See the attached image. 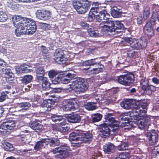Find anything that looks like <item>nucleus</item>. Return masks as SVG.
I'll return each mask as SVG.
<instances>
[{
    "instance_id": "f257e3e1",
    "label": "nucleus",
    "mask_w": 159,
    "mask_h": 159,
    "mask_svg": "<svg viewBox=\"0 0 159 159\" xmlns=\"http://www.w3.org/2000/svg\"><path fill=\"white\" fill-rule=\"evenodd\" d=\"M106 122H108L100 125V135L102 137L105 138L110 134L111 135L117 134L119 130V123L112 116V114L107 113L105 115Z\"/></svg>"
},
{
    "instance_id": "f03ea898",
    "label": "nucleus",
    "mask_w": 159,
    "mask_h": 159,
    "mask_svg": "<svg viewBox=\"0 0 159 159\" xmlns=\"http://www.w3.org/2000/svg\"><path fill=\"white\" fill-rule=\"evenodd\" d=\"M92 139V135L89 133H82L80 134L74 132L70 133V142L76 146H78V144L83 143H89Z\"/></svg>"
},
{
    "instance_id": "7ed1b4c3",
    "label": "nucleus",
    "mask_w": 159,
    "mask_h": 159,
    "mask_svg": "<svg viewBox=\"0 0 159 159\" xmlns=\"http://www.w3.org/2000/svg\"><path fill=\"white\" fill-rule=\"evenodd\" d=\"M28 20L25 21L24 24H23L22 28L19 32L18 29L15 31L16 36H19L23 34L32 35L35 32L37 29L35 22L32 20L29 19Z\"/></svg>"
},
{
    "instance_id": "20e7f679",
    "label": "nucleus",
    "mask_w": 159,
    "mask_h": 159,
    "mask_svg": "<svg viewBox=\"0 0 159 159\" xmlns=\"http://www.w3.org/2000/svg\"><path fill=\"white\" fill-rule=\"evenodd\" d=\"M70 89L79 93H83L88 89L86 83L84 80L79 78L70 79Z\"/></svg>"
},
{
    "instance_id": "39448f33",
    "label": "nucleus",
    "mask_w": 159,
    "mask_h": 159,
    "mask_svg": "<svg viewBox=\"0 0 159 159\" xmlns=\"http://www.w3.org/2000/svg\"><path fill=\"white\" fill-rule=\"evenodd\" d=\"M139 105H135L134 109L130 114L131 119L138 120L140 117L144 116L147 112V104L146 103L143 104L142 102L140 101Z\"/></svg>"
},
{
    "instance_id": "423d86ee",
    "label": "nucleus",
    "mask_w": 159,
    "mask_h": 159,
    "mask_svg": "<svg viewBox=\"0 0 159 159\" xmlns=\"http://www.w3.org/2000/svg\"><path fill=\"white\" fill-rule=\"evenodd\" d=\"M72 4L74 8L79 14H84L90 8V4L88 0H73Z\"/></svg>"
},
{
    "instance_id": "0eeeda50",
    "label": "nucleus",
    "mask_w": 159,
    "mask_h": 159,
    "mask_svg": "<svg viewBox=\"0 0 159 159\" xmlns=\"http://www.w3.org/2000/svg\"><path fill=\"white\" fill-rule=\"evenodd\" d=\"M70 123H75L79 122L81 120L80 116L76 113L79 111L77 102L74 99L70 100Z\"/></svg>"
},
{
    "instance_id": "6e6552de",
    "label": "nucleus",
    "mask_w": 159,
    "mask_h": 159,
    "mask_svg": "<svg viewBox=\"0 0 159 159\" xmlns=\"http://www.w3.org/2000/svg\"><path fill=\"white\" fill-rule=\"evenodd\" d=\"M117 80L118 82L121 84L125 86H129L134 82V76L133 74L129 73L119 76Z\"/></svg>"
},
{
    "instance_id": "1a4fd4ad",
    "label": "nucleus",
    "mask_w": 159,
    "mask_h": 159,
    "mask_svg": "<svg viewBox=\"0 0 159 159\" xmlns=\"http://www.w3.org/2000/svg\"><path fill=\"white\" fill-rule=\"evenodd\" d=\"M133 120L134 122L141 129H143L146 126L148 127L150 124V118L149 116L147 115L140 117L137 120Z\"/></svg>"
},
{
    "instance_id": "9d476101",
    "label": "nucleus",
    "mask_w": 159,
    "mask_h": 159,
    "mask_svg": "<svg viewBox=\"0 0 159 159\" xmlns=\"http://www.w3.org/2000/svg\"><path fill=\"white\" fill-rule=\"evenodd\" d=\"M69 150L66 147L61 145L59 147L52 150V152L54 154L57 153H58L57 155V157L60 158H64L67 157L69 155Z\"/></svg>"
},
{
    "instance_id": "9b49d317",
    "label": "nucleus",
    "mask_w": 159,
    "mask_h": 159,
    "mask_svg": "<svg viewBox=\"0 0 159 159\" xmlns=\"http://www.w3.org/2000/svg\"><path fill=\"white\" fill-rule=\"evenodd\" d=\"M54 60L58 64H63L67 61V59L65 57L63 51L59 48L56 49L54 53Z\"/></svg>"
},
{
    "instance_id": "f8f14e48",
    "label": "nucleus",
    "mask_w": 159,
    "mask_h": 159,
    "mask_svg": "<svg viewBox=\"0 0 159 159\" xmlns=\"http://www.w3.org/2000/svg\"><path fill=\"white\" fill-rule=\"evenodd\" d=\"M13 23L14 26L16 28L15 31L17 29L18 30V32L22 28L23 24H24L25 22L23 20V18L20 16L14 15L12 19Z\"/></svg>"
},
{
    "instance_id": "ddd939ff",
    "label": "nucleus",
    "mask_w": 159,
    "mask_h": 159,
    "mask_svg": "<svg viewBox=\"0 0 159 159\" xmlns=\"http://www.w3.org/2000/svg\"><path fill=\"white\" fill-rule=\"evenodd\" d=\"M0 128L2 129L3 132H10L13 131L16 128V125L14 121H10L3 123Z\"/></svg>"
},
{
    "instance_id": "4468645a",
    "label": "nucleus",
    "mask_w": 159,
    "mask_h": 159,
    "mask_svg": "<svg viewBox=\"0 0 159 159\" xmlns=\"http://www.w3.org/2000/svg\"><path fill=\"white\" fill-rule=\"evenodd\" d=\"M41 121L39 120L35 119L31 120L29 123L30 127L37 132H40L43 130V126L42 124H40Z\"/></svg>"
},
{
    "instance_id": "2eb2a0df",
    "label": "nucleus",
    "mask_w": 159,
    "mask_h": 159,
    "mask_svg": "<svg viewBox=\"0 0 159 159\" xmlns=\"http://www.w3.org/2000/svg\"><path fill=\"white\" fill-rule=\"evenodd\" d=\"M154 21L151 20L146 23L144 27V32L149 37H151L154 35V31L152 25H154Z\"/></svg>"
},
{
    "instance_id": "dca6fc26",
    "label": "nucleus",
    "mask_w": 159,
    "mask_h": 159,
    "mask_svg": "<svg viewBox=\"0 0 159 159\" xmlns=\"http://www.w3.org/2000/svg\"><path fill=\"white\" fill-rule=\"evenodd\" d=\"M51 13L48 10L38 11L36 13V16L40 20H46L50 19L51 17Z\"/></svg>"
},
{
    "instance_id": "f3484780",
    "label": "nucleus",
    "mask_w": 159,
    "mask_h": 159,
    "mask_svg": "<svg viewBox=\"0 0 159 159\" xmlns=\"http://www.w3.org/2000/svg\"><path fill=\"white\" fill-rule=\"evenodd\" d=\"M110 16L109 14L104 9H103L98 14L96 15L97 20L102 23H104L106 20H109Z\"/></svg>"
},
{
    "instance_id": "a211bd4d",
    "label": "nucleus",
    "mask_w": 159,
    "mask_h": 159,
    "mask_svg": "<svg viewBox=\"0 0 159 159\" xmlns=\"http://www.w3.org/2000/svg\"><path fill=\"white\" fill-rule=\"evenodd\" d=\"M93 5L94 7L91 8L90 12L94 15H95L98 12L100 13L103 9H104L106 7V4L104 3L96 2L94 3Z\"/></svg>"
},
{
    "instance_id": "6ab92c4d",
    "label": "nucleus",
    "mask_w": 159,
    "mask_h": 159,
    "mask_svg": "<svg viewBox=\"0 0 159 159\" xmlns=\"http://www.w3.org/2000/svg\"><path fill=\"white\" fill-rule=\"evenodd\" d=\"M57 99H48L45 100L42 103L41 106L42 107H46L47 108L46 110L49 111L54 108L55 103L56 102Z\"/></svg>"
},
{
    "instance_id": "aec40b11",
    "label": "nucleus",
    "mask_w": 159,
    "mask_h": 159,
    "mask_svg": "<svg viewBox=\"0 0 159 159\" xmlns=\"http://www.w3.org/2000/svg\"><path fill=\"white\" fill-rule=\"evenodd\" d=\"M124 44L126 43L127 45H130L134 49H140L139 40L133 39L130 38L126 37L124 39Z\"/></svg>"
},
{
    "instance_id": "412c9836",
    "label": "nucleus",
    "mask_w": 159,
    "mask_h": 159,
    "mask_svg": "<svg viewBox=\"0 0 159 159\" xmlns=\"http://www.w3.org/2000/svg\"><path fill=\"white\" fill-rule=\"evenodd\" d=\"M136 100L134 99H128L120 103V106L123 108L129 109L132 108H134Z\"/></svg>"
},
{
    "instance_id": "4be33fe9",
    "label": "nucleus",
    "mask_w": 159,
    "mask_h": 159,
    "mask_svg": "<svg viewBox=\"0 0 159 159\" xmlns=\"http://www.w3.org/2000/svg\"><path fill=\"white\" fill-rule=\"evenodd\" d=\"M148 137L149 144L151 145H153L156 142L158 138L157 133L154 130H151L148 133Z\"/></svg>"
},
{
    "instance_id": "5701e85b",
    "label": "nucleus",
    "mask_w": 159,
    "mask_h": 159,
    "mask_svg": "<svg viewBox=\"0 0 159 159\" xmlns=\"http://www.w3.org/2000/svg\"><path fill=\"white\" fill-rule=\"evenodd\" d=\"M45 72L44 68L42 67H39L36 70L37 81L38 82L41 83L42 80L45 78L44 76Z\"/></svg>"
},
{
    "instance_id": "b1692460",
    "label": "nucleus",
    "mask_w": 159,
    "mask_h": 159,
    "mask_svg": "<svg viewBox=\"0 0 159 159\" xmlns=\"http://www.w3.org/2000/svg\"><path fill=\"white\" fill-rule=\"evenodd\" d=\"M45 139H41L40 140L37 141L34 147V149L36 151H39L43 148H44L46 144Z\"/></svg>"
},
{
    "instance_id": "393cba45",
    "label": "nucleus",
    "mask_w": 159,
    "mask_h": 159,
    "mask_svg": "<svg viewBox=\"0 0 159 159\" xmlns=\"http://www.w3.org/2000/svg\"><path fill=\"white\" fill-rule=\"evenodd\" d=\"M111 14L114 18H119L122 14L121 10L116 7H114L111 9Z\"/></svg>"
},
{
    "instance_id": "a878e982",
    "label": "nucleus",
    "mask_w": 159,
    "mask_h": 159,
    "mask_svg": "<svg viewBox=\"0 0 159 159\" xmlns=\"http://www.w3.org/2000/svg\"><path fill=\"white\" fill-rule=\"evenodd\" d=\"M114 148V146L113 144L108 143L104 146L103 149L105 153L109 154L113 152Z\"/></svg>"
},
{
    "instance_id": "bb28decb",
    "label": "nucleus",
    "mask_w": 159,
    "mask_h": 159,
    "mask_svg": "<svg viewBox=\"0 0 159 159\" xmlns=\"http://www.w3.org/2000/svg\"><path fill=\"white\" fill-rule=\"evenodd\" d=\"M41 83H42L41 85L43 90H48L51 88L50 87L51 84L48 82L47 78H43V80H42V82Z\"/></svg>"
},
{
    "instance_id": "cd10ccee",
    "label": "nucleus",
    "mask_w": 159,
    "mask_h": 159,
    "mask_svg": "<svg viewBox=\"0 0 159 159\" xmlns=\"http://www.w3.org/2000/svg\"><path fill=\"white\" fill-rule=\"evenodd\" d=\"M97 65L98 66L97 68H93L91 70H89V72H90L92 74H98L101 72L104 67V66L102 65L100 63H98Z\"/></svg>"
},
{
    "instance_id": "c85d7f7f",
    "label": "nucleus",
    "mask_w": 159,
    "mask_h": 159,
    "mask_svg": "<svg viewBox=\"0 0 159 159\" xmlns=\"http://www.w3.org/2000/svg\"><path fill=\"white\" fill-rule=\"evenodd\" d=\"M33 79V77L32 75H27L22 77L21 81L23 84H26L31 82Z\"/></svg>"
},
{
    "instance_id": "c756f323",
    "label": "nucleus",
    "mask_w": 159,
    "mask_h": 159,
    "mask_svg": "<svg viewBox=\"0 0 159 159\" xmlns=\"http://www.w3.org/2000/svg\"><path fill=\"white\" fill-rule=\"evenodd\" d=\"M45 142L46 145L48 143L50 144V147H54L55 146L58 145L60 143L59 141L58 140L56 139H45Z\"/></svg>"
},
{
    "instance_id": "7c9ffc66",
    "label": "nucleus",
    "mask_w": 159,
    "mask_h": 159,
    "mask_svg": "<svg viewBox=\"0 0 159 159\" xmlns=\"http://www.w3.org/2000/svg\"><path fill=\"white\" fill-rule=\"evenodd\" d=\"M85 108L89 111H93L97 108L96 103L94 102H89L84 105Z\"/></svg>"
},
{
    "instance_id": "2f4dec72",
    "label": "nucleus",
    "mask_w": 159,
    "mask_h": 159,
    "mask_svg": "<svg viewBox=\"0 0 159 159\" xmlns=\"http://www.w3.org/2000/svg\"><path fill=\"white\" fill-rule=\"evenodd\" d=\"M156 87L152 85H150L146 87L145 89L143 90L145 94L150 95L152 94V92L156 90Z\"/></svg>"
},
{
    "instance_id": "473e14b6",
    "label": "nucleus",
    "mask_w": 159,
    "mask_h": 159,
    "mask_svg": "<svg viewBox=\"0 0 159 159\" xmlns=\"http://www.w3.org/2000/svg\"><path fill=\"white\" fill-rule=\"evenodd\" d=\"M88 32L89 35L93 37H99V34L96 32L93 27H91L88 29Z\"/></svg>"
},
{
    "instance_id": "72a5a7b5",
    "label": "nucleus",
    "mask_w": 159,
    "mask_h": 159,
    "mask_svg": "<svg viewBox=\"0 0 159 159\" xmlns=\"http://www.w3.org/2000/svg\"><path fill=\"white\" fill-rule=\"evenodd\" d=\"M62 108L64 111L70 110V100H65L63 101L62 104Z\"/></svg>"
},
{
    "instance_id": "f704fd0d",
    "label": "nucleus",
    "mask_w": 159,
    "mask_h": 159,
    "mask_svg": "<svg viewBox=\"0 0 159 159\" xmlns=\"http://www.w3.org/2000/svg\"><path fill=\"white\" fill-rule=\"evenodd\" d=\"M115 21H107L106 20L105 22H106L109 26L110 29H111V32H115Z\"/></svg>"
},
{
    "instance_id": "c9c22d12",
    "label": "nucleus",
    "mask_w": 159,
    "mask_h": 159,
    "mask_svg": "<svg viewBox=\"0 0 159 159\" xmlns=\"http://www.w3.org/2000/svg\"><path fill=\"white\" fill-rule=\"evenodd\" d=\"M5 150L9 151H11L14 150V148L13 145L7 142H4L3 144Z\"/></svg>"
},
{
    "instance_id": "e433bc0d",
    "label": "nucleus",
    "mask_w": 159,
    "mask_h": 159,
    "mask_svg": "<svg viewBox=\"0 0 159 159\" xmlns=\"http://www.w3.org/2000/svg\"><path fill=\"white\" fill-rule=\"evenodd\" d=\"M102 115L99 113L94 114L92 116V121L93 122H98L101 120Z\"/></svg>"
},
{
    "instance_id": "4c0bfd02",
    "label": "nucleus",
    "mask_w": 159,
    "mask_h": 159,
    "mask_svg": "<svg viewBox=\"0 0 159 159\" xmlns=\"http://www.w3.org/2000/svg\"><path fill=\"white\" fill-rule=\"evenodd\" d=\"M3 72H5V76L6 78H11L13 77V74L9 68H6Z\"/></svg>"
},
{
    "instance_id": "58836bf2",
    "label": "nucleus",
    "mask_w": 159,
    "mask_h": 159,
    "mask_svg": "<svg viewBox=\"0 0 159 159\" xmlns=\"http://www.w3.org/2000/svg\"><path fill=\"white\" fill-rule=\"evenodd\" d=\"M139 45L140 49H142L145 47L147 44L146 39L144 38H142L139 40Z\"/></svg>"
},
{
    "instance_id": "ea45409f",
    "label": "nucleus",
    "mask_w": 159,
    "mask_h": 159,
    "mask_svg": "<svg viewBox=\"0 0 159 159\" xmlns=\"http://www.w3.org/2000/svg\"><path fill=\"white\" fill-rule=\"evenodd\" d=\"M19 105L20 107L22 108V109L20 110H18L17 111H21V110L25 109L26 110L30 107L31 104L28 102H22L19 103Z\"/></svg>"
},
{
    "instance_id": "a19ab883",
    "label": "nucleus",
    "mask_w": 159,
    "mask_h": 159,
    "mask_svg": "<svg viewBox=\"0 0 159 159\" xmlns=\"http://www.w3.org/2000/svg\"><path fill=\"white\" fill-rule=\"evenodd\" d=\"M96 59H91L85 61L83 63V64L85 66H91L97 65L98 64L97 62H94Z\"/></svg>"
},
{
    "instance_id": "79ce46f5",
    "label": "nucleus",
    "mask_w": 159,
    "mask_h": 159,
    "mask_svg": "<svg viewBox=\"0 0 159 159\" xmlns=\"http://www.w3.org/2000/svg\"><path fill=\"white\" fill-rule=\"evenodd\" d=\"M115 32H114L115 34L116 32H118V31H117V30L122 29L124 27L123 25L121 24L120 21H115Z\"/></svg>"
},
{
    "instance_id": "37998d69",
    "label": "nucleus",
    "mask_w": 159,
    "mask_h": 159,
    "mask_svg": "<svg viewBox=\"0 0 159 159\" xmlns=\"http://www.w3.org/2000/svg\"><path fill=\"white\" fill-rule=\"evenodd\" d=\"M8 19V16L5 12L0 11V22L5 21Z\"/></svg>"
},
{
    "instance_id": "c03bdc74",
    "label": "nucleus",
    "mask_w": 159,
    "mask_h": 159,
    "mask_svg": "<svg viewBox=\"0 0 159 159\" xmlns=\"http://www.w3.org/2000/svg\"><path fill=\"white\" fill-rule=\"evenodd\" d=\"M117 148L118 150L120 151L127 150L128 149V144L127 143H122L118 146Z\"/></svg>"
},
{
    "instance_id": "a18cd8bd",
    "label": "nucleus",
    "mask_w": 159,
    "mask_h": 159,
    "mask_svg": "<svg viewBox=\"0 0 159 159\" xmlns=\"http://www.w3.org/2000/svg\"><path fill=\"white\" fill-rule=\"evenodd\" d=\"M150 10V8L148 7H146L144 9L143 17L145 20L147 19L149 16Z\"/></svg>"
},
{
    "instance_id": "49530a36",
    "label": "nucleus",
    "mask_w": 159,
    "mask_h": 159,
    "mask_svg": "<svg viewBox=\"0 0 159 159\" xmlns=\"http://www.w3.org/2000/svg\"><path fill=\"white\" fill-rule=\"evenodd\" d=\"M129 153H122L119 155L118 159H129Z\"/></svg>"
},
{
    "instance_id": "de8ad7c7",
    "label": "nucleus",
    "mask_w": 159,
    "mask_h": 159,
    "mask_svg": "<svg viewBox=\"0 0 159 159\" xmlns=\"http://www.w3.org/2000/svg\"><path fill=\"white\" fill-rule=\"evenodd\" d=\"M7 64L4 61L0 59V70L3 71L5 70Z\"/></svg>"
},
{
    "instance_id": "09e8293b",
    "label": "nucleus",
    "mask_w": 159,
    "mask_h": 159,
    "mask_svg": "<svg viewBox=\"0 0 159 159\" xmlns=\"http://www.w3.org/2000/svg\"><path fill=\"white\" fill-rule=\"evenodd\" d=\"M52 120L55 121H60L64 120V118L61 116H58L54 115L52 116Z\"/></svg>"
},
{
    "instance_id": "8fccbe9b",
    "label": "nucleus",
    "mask_w": 159,
    "mask_h": 159,
    "mask_svg": "<svg viewBox=\"0 0 159 159\" xmlns=\"http://www.w3.org/2000/svg\"><path fill=\"white\" fill-rule=\"evenodd\" d=\"M57 74V72L53 70L49 71L48 72V76L50 78H53Z\"/></svg>"
},
{
    "instance_id": "3c124183",
    "label": "nucleus",
    "mask_w": 159,
    "mask_h": 159,
    "mask_svg": "<svg viewBox=\"0 0 159 159\" xmlns=\"http://www.w3.org/2000/svg\"><path fill=\"white\" fill-rule=\"evenodd\" d=\"M141 84L142 86V89L143 90V89H145L146 87L149 85H148V81L147 80H143Z\"/></svg>"
},
{
    "instance_id": "603ef678",
    "label": "nucleus",
    "mask_w": 159,
    "mask_h": 159,
    "mask_svg": "<svg viewBox=\"0 0 159 159\" xmlns=\"http://www.w3.org/2000/svg\"><path fill=\"white\" fill-rule=\"evenodd\" d=\"M7 96V95L4 92H3L0 94V102H3L6 99Z\"/></svg>"
},
{
    "instance_id": "864d4df0",
    "label": "nucleus",
    "mask_w": 159,
    "mask_h": 159,
    "mask_svg": "<svg viewBox=\"0 0 159 159\" xmlns=\"http://www.w3.org/2000/svg\"><path fill=\"white\" fill-rule=\"evenodd\" d=\"M100 25V26L102 28V30L111 32V29H110L107 24V25H102L101 24Z\"/></svg>"
},
{
    "instance_id": "5fc2aeb1",
    "label": "nucleus",
    "mask_w": 159,
    "mask_h": 159,
    "mask_svg": "<svg viewBox=\"0 0 159 159\" xmlns=\"http://www.w3.org/2000/svg\"><path fill=\"white\" fill-rule=\"evenodd\" d=\"M17 5H18L17 4H16L15 3H11L10 2L9 5H8V7L12 10L16 11L18 8V7H17Z\"/></svg>"
},
{
    "instance_id": "6e6d98bb",
    "label": "nucleus",
    "mask_w": 159,
    "mask_h": 159,
    "mask_svg": "<svg viewBox=\"0 0 159 159\" xmlns=\"http://www.w3.org/2000/svg\"><path fill=\"white\" fill-rule=\"evenodd\" d=\"M62 78L61 77L58 76L55 78L54 80H53L52 83L55 84H59L61 81Z\"/></svg>"
},
{
    "instance_id": "4d7b16f0",
    "label": "nucleus",
    "mask_w": 159,
    "mask_h": 159,
    "mask_svg": "<svg viewBox=\"0 0 159 159\" xmlns=\"http://www.w3.org/2000/svg\"><path fill=\"white\" fill-rule=\"evenodd\" d=\"M20 70L23 73H27L30 71V70L28 69V68L24 66H20Z\"/></svg>"
},
{
    "instance_id": "13d9d810",
    "label": "nucleus",
    "mask_w": 159,
    "mask_h": 159,
    "mask_svg": "<svg viewBox=\"0 0 159 159\" xmlns=\"http://www.w3.org/2000/svg\"><path fill=\"white\" fill-rule=\"evenodd\" d=\"M155 149L156 150L155 154L156 157L157 159H159V145L155 147Z\"/></svg>"
},
{
    "instance_id": "bf43d9fd",
    "label": "nucleus",
    "mask_w": 159,
    "mask_h": 159,
    "mask_svg": "<svg viewBox=\"0 0 159 159\" xmlns=\"http://www.w3.org/2000/svg\"><path fill=\"white\" fill-rule=\"evenodd\" d=\"M80 24L81 26L83 27L84 29H89L88 28L89 26V24H88L82 21L80 22Z\"/></svg>"
},
{
    "instance_id": "052dcab7",
    "label": "nucleus",
    "mask_w": 159,
    "mask_h": 159,
    "mask_svg": "<svg viewBox=\"0 0 159 159\" xmlns=\"http://www.w3.org/2000/svg\"><path fill=\"white\" fill-rule=\"evenodd\" d=\"M95 17H96V15L92 14L91 12H89L88 17L89 20L92 21Z\"/></svg>"
},
{
    "instance_id": "680f3d73",
    "label": "nucleus",
    "mask_w": 159,
    "mask_h": 159,
    "mask_svg": "<svg viewBox=\"0 0 159 159\" xmlns=\"http://www.w3.org/2000/svg\"><path fill=\"white\" fill-rule=\"evenodd\" d=\"M127 113H124L122 114L120 116V118L122 120H123L125 121L128 120L129 118L126 117V114Z\"/></svg>"
},
{
    "instance_id": "e2e57ef3",
    "label": "nucleus",
    "mask_w": 159,
    "mask_h": 159,
    "mask_svg": "<svg viewBox=\"0 0 159 159\" xmlns=\"http://www.w3.org/2000/svg\"><path fill=\"white\" fill-rule=\"evenodd\" d=\"M153 14H155L156 15H157V20L159 21V11L158 9L154 10L153 11Z\"/></svg>"
},
{
    "instance_id": "0e129e2a",
    "label": "nucleus",
    "mask_w": 159,
    "mask_h": 159,
    "mask_svg": "<svg viewBox=\"0 0 159 159\" xmlns=\"http://www.w3.org/2000/svg\"><path fill=\"white\" fill-rule=\"evenodd\" d=\"M41 96L40 95H34V101L38 102L41 99Z\"/></svg>"
},
{
    "instance_id": "69168bd1",
    "label": "nucleus",
    "mask_w": 159,
    "mask_h": 159,
    "mask_svg": "<svg viewBox=\"0 0 159 159\" xmlns=\"http://www.w3.org/2000/svg\"><path fill=\"white\" fill-rule=\"evenodd\" d=\"M137 23L138 24H140L142 22V17L141 16H139L137 18Z\"/></svg>"
},
{
    "instance_id": "338daca9",
    "label": "nucleus",
    "mask_w": 159,
    "mask_h": 159,
    "mask_svg": "<svg viewBox=\"0 0 159 159\" xmlns=\"http://www.w3.org/2000/svg\"><path fill=\"white\" fill-rule=\"evenodd\" d=\"M61 82L63 84H66L70 82V80L66 78L62 79Z\"/></svg>"
},
{
    "instance_id": "774afa93",
    "label": "nucleus",
    "mask_w": 159,
    "mask_h": 159,
    "mask_svg": "<svg viewBox=\"0 0 159 159\" xmlns=\"http://www.w3.org/2000/svg\"><path fill=\"white\" fill-rule=\"evenodd\" d=\"M152 81L156 84H158L159 83V80L155 77H154L152 79Z\"/></svg>"
}]
</instances>
